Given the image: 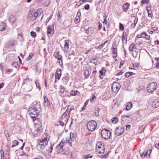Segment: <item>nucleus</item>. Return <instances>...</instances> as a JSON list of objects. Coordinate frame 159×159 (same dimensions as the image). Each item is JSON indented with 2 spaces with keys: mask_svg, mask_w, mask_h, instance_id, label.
I'll return each instance as SVG.
<instances>
[{
  "mask_svg": "<svg viewBox=\"0 0 159 159\" xmlns=\"http://www.w3.org/2000/svg\"><path fill=\"white\" fill-rule=\"evenodd\" d=\"M135 48V44L134 43H132L129 47V50L133 52L134 51V49Z\"/></svg>",
  "mask_w": 159,
  "mask_h": 159,
  "instance_id": "nucleus-21",
  "label": "nucleus"
},
{
  "mask_svg": "<svg viewBox=\"0 0 159 159\" xmlns=\"http://www.w3.org/2000/svg\"><path fill=\"white\" fill-rule=\"evenodd\" d=\"M15 41H9L7 43V45L8 48L13 47L15 45Z\"/></svg>",
  "mask_w": 159,
  "mask_h": 159,
  "instance_id": "nucleus-23",
  "label": "nucleus"
},
{
  "mask_svg": "<svg viewBox=\"0 0 159 159\" xmlns=\"http://www.w3.org/2000/svg\"><path fill=\"white\" fill-rule=\"evenodd\" d=\"M141 34V38H146V37L147 36V34L145 32H143Z\"/></svg>",
  "mask_w": 159,
  "mask_h": 159,
  "instance_id": "nucleus-42",
  "label": "nucleus"
},
{
  "mask_svg": "<svg viewBox=\"0 0 159 159\" xmlns=\"http://www.w3.org/2000/svg\"><path fill=\"white\" fill-rule=\"evenodd\" d=\"M65 144H66L65 142H63L62 141H61L60 144L57 146V150H61L63 149V147Z\"/></svg>",
  "mask_w": 159,
  "mask_h": 159,
  "instance_id": "nucleus-14",
  "label": "nucleus"
},
{
  "mask_svg": "<svg viewBox=\"0 0 159 159\" xmlns=\"http://www.w3.org/2000/svg\"><path fill=\"white\" fill-rule=\"evenodd\" d=\"M157 88V84L155 82H152L148 85L147 90L148 92L152 93Z\"/></svg>",
  "mask_w": 159,
  "mask_h": 159,
  "instance_id": "nucleus-5",
  "label": "nucleus"
},
{
  "mask_svg": "<svg viewBox=\"0 0 159 159\" xmlns=\"http://www.w3.org/2000/svg\"><path fill=\"white\" fill-rule=\"evenodd\" d=\"M9 20L11 23H13L16 20V18L14 16H10Z\"/></svg>",
  "mask_w": 159,
  "mask_h": 159,
  "instance_id": "nucleus-28",
  "label": "nucleus"
},
{
  "mask_svg": "<svg viewBox=\"0 0 159 159\" xmlns=\"http://www.w3.org/2000/svg\"><path fill=\"white\" fill-rule=\"evenodd\" d=\"M118 120L116 117H115L111 119V121L112 123H116L117 121Z\"/></svg>",
  "mask_w": 159,
  "mask_h": 159,
  "instance_id": "nucleus-36",
  "label": "nucleus"
},
{
  "mask_svg": "<svg viewBox=\"0 0 159 159\" xmlns=\"http://www.w3.org/2000/svg\"><path fill=\"white\" fill-rule=\"evenodd\" d=\"M137 23V21H136V22H135V23H134L132 24L131 25L132 27L134 28L135 27V26L136 25V24Z\"/></svg>",
  "mask_w": 159,
  "mask_h": 159,
  "instance_id": "nucleus-62",
  "label": "nucleus"
},
{
  "mask_svg": "<svg viewBox=\"0 0 159 159\" xmlns=\"http://www.w3.org/2000/svg\"><path fill=\"white\" fill-rule=\"evenodd\" d=\"M149 2V0H143L141 1L142 4L148 3Z\"/></svg>",
  "mask_w": 159,
  "mask_h": 159,
  "instance_id": "nucleus-46",
  "label": "nucleus"
},
{
  "mask_svg": "<svg viewBox=\"0 0 159 159\" xmlns=\"http://www.w3.org/2000/svg\"><path fill=\"white\" fill-rule=\"evenodd\" d=\"M138 53V51H135L134 52H133L132 53V55L135 58H136L137 57V54Z\"/></svg>",
  "mask_w": 159,
  "mask_h": 159,
  "instance_id": "nucleus-35",
  "label": "nucleus"
},
{
  "mask_svg": "<svg viewBox=\"0 0 159 159\" xmlns=\"http://www.w3.org/2000/svg\"><path fill=\"white\" fill-rule=\"evenodd\" d=\"M99 72L101 75H103L104 74H105V72L104 71L102 70H100Z\"/></svg>",
  "mask_w": 159,
  "mask_h": 159,
  "instance_id": "nucleus-61",
  "label": "nucleus"
},
{
  "mask_svg": "<svg viewBox=\"0 0 159 159\" xmlns=\"http://www.w3.org/2000/svg\"><path fill=\"white\" fill-rule=\"evenodd\" d=\"M18 142L17 140H15L12 141V143L11 147L13 148L15 146L18 145Z\"/></svg>",
  "mask_w": 159,
  "mask_h": 159,
  "instance_id": "nucleus-31",
  "label": "nucleus"
},
{
  "mask_svg": "<svg viewBox=\"0 0 159 159\" xmlns=\"http://www.w3.org/2000/svg\"><path fill=\"white\" fill-rule=\"evenodd\" d=\"M11 66L13 67H14L18 69L20 67V66L18 65L17 62L13 61L11 64Z\"/></svg>",
  "mask_w": 159,
  "mask_h": 159,
  "instance_id": "nucleus-30",
  "label": "nucleus"
},
{
  "mask_svg": "<svg viewBox=\"0 0 159 159\" xmlns=\"http://www.w3.org/2000/svg\"><path fill=\"white\" fill-rule=\"evenodd\" d=\"M105 43H102L97 48L98 49H101L104 46Z\"/></svg>",
  "mask_w": 159,
  "mask_h": 159,
  "instance_id": "nucleus-48",
  "label": "nucleus"
},
{
  "mask_svg": "<svg viewBox=\"0 0 159 159\" xmlns=\"http://www.w3.org/2000/svg\"><path fill=\"white\" fill-rule=\"evenodd\" d=\"M49 138L50 136L48 133H44L38 140L37 147L40 148L41 150H44L45 147L48 144Z\"/></svg>",
  "mask_w": 159,
  "mask_h": 159,
  "instance_id": "nucleus-1",
  "label": "nucleus"
},
{
  "mask_svg": "<svg viewBox=\"0 0 159 159\" xmlns=\"http://www.w3.org/2000/svg\"><path fill=\"white\" fill-rule=\"evenodd\" d=\"M110 153V152H108L105 155H101L100 156V158L102 159H106L109 156V154Z\"/></svg>",
  "mask_w": 159,
  "mask_h": 159,
  "instance_id": "nucleus-32",
  "label": "nucleus"
},
{
  "mask_svg": "<svg viewBox=\"0 0 159 159\" xmlns=\"http://www.w3.org/2000/svg\"><path fill=\"white\" fill-rule=\"evenodd\" d=\"M124 128L122 126H120L117 127L115 130V134L117 136H120L124 132Z\"/></svg>",
  "mask_w": 159,
  "mask_h": 159,
  "instance_id": "nucleus-7",
  "label": "nucleus"
},
{
  "mask_svg": "<svg viewBox=\"0 0 159 159\" xmlns=\"http://www.w3.org/2000/svg\"><path fill=\"white\" fill-rule=\"evenodd\" d=\"M146 8L147 11L148 13V12H150L151 11V9L150 7L149 8V7H146Z\"/></svg>",
  "mask_w": 159,
  "mask_h": 159,
  "instance_id": "nucleus-60",
  "label": "nucleus"
},
{
  "mask_svg": "<svg viewBox=\"0 0 159 159\" xmlns=\"http://www.w3.org/2000/svg\"><path fill=\"white\" fill-rule=\"evenodd\" d=\"M129 6V4L128 3H126L124 4L123 6V8L125 12L127 11L126 10L128 9Z\"/></svg>",
  "mask_w": 159,
  "mask_h": 159,
  "instance_id": "nucleus-20",
  "label": "nucleus"
},
{
  "mask_svg": "<svg viewBox=\"0 0 159 159\" xmlns=\"http://www.w3.org/2000/svg\"><path fill=\"white\" fill-rule=\"evenodd\" d=\"M42 128L41 127L38 128L35 130L33 133V135L34 137L39 136L42 132Z\"/></svg>",
  "mask_w": 159,
  "mask_h": 159,
  "instance_id": "nucleus-9",
  "label": "nucleus"
},
{
  "mask_svg": "<svg viewBox=\"0 0 159 159\" xmlns=\"http://www.w3.org/2000/svg\"><path fill=\"white\" fill-rule=\"evenodd\" d=\"M85 158L87 159L88 158H92L93 157V156L92 155L90 154H88L86 155H85Z\"/></svg>",
  "mask_w": 159,
  "mask_h": 159,
  "instance_id": "nucleus-50",
  "label": "nucleus"
},
{
  "mask_svg": "<svg viewBox=\"0 0 159 159\" xmlns=\"http://www.w3.org/2000/svg\"><path fill=\"white\" fill-rule=\"evenodd\" d=\"M152 106L155 108H157L159 106V101L157 100L153 102Z\"/></svg>",
  "mask_w": 159,
  "mask_h": 159,
  "instance_id": "nucleus-22",
  "label": "nucleus"
},
{
  "mask_svg": "<svg viewBox=\"0 0 159 159\" xmlns=\"http://www.w3.org/2000/svg\"><path fill=\"white\" fill-rule=\"evenodd\" d=\"M32 57V53H30L29 54V56L28 57L26 58V61H29L30 60L31 58Z\"/></svg>",
  "mask_w": 159,
  "mask_h": 159,
  "instance_id": "nucleus-44",
  "label": "nucleus"
},
{
  "mask_svg": "<svg viewBox=\"0 0 159 159\" xmlns=\"http://www.w3.org/2000/svg\"><path fill=\"white\" fill-rule=\"evenodd\" d=\"M54 30L52 26L49 25L48 28L47 34H54Z\"/></svg>",
  "mask_w": 159,
  "mask_h": 159,
  "instance_id": "nucleus-13",
  "label": "nucleus"
},
{
  "mask_svg": "<svg viewBox=\"0 0 159 159\" xmlns=\"http://www.w3.org/2000/svg\"><path fill=\"white\" fill-rule=\"evenodd\" d=\"M148 16L149 17H151L152 18V17H153V14H152V12L151 11L150 12H148Z\"/></svg>",
  "mask_w": 159,
  "mask_h": 159,
  "instance_id": "nucleus-56",
  "label": "nucleus"
},
{
  "mask_svg": "<svg viewBox=\"0 0 159 159\" xmlns=\"http://www.w3.org/2000/svg\"><path fill=\"white\" fill-rule=\"evenodd\" d=\"M61 75V71L60 69H57V71L55 73V77L56 79H57L58 80L60 79Z\"/></svg>",
  "mask_w": 159,
  "mask_h": 159,
  "instance_id": "nucleus-11",
  "label": "nucleus"
},
{
  "mask_svg": "<svg viewBox=\"0 0 159 159\" xmlns=\"http://www.w3.org/2000/svg\"><path fill=\"white\" fill-rule=\"evenodd\" d=\"M69 80L70 77L68 75L66 76L65 77H64L62 79V80L64 84H67V83L69 81Z\"/></svg>",
  "mask_w": 159,
  "mask_h": 159,
  "instance_id": "nucleus-19",
  "label": "nucleus"
},
{
  "mask_svg": "<svg viewBox=\"0 0 159 159\" xmlns=\"http://www.w3.org/2000/svg\"><path fill=\"white\" fill-rule=\"evenodd\" d=\"M31 107L29 108L28 111L29 114L36 116L37 117V115L39 114L40 111V102L34 101L31 104Z\"/></svg>",
  "mask_w": 159,
  "mask_h": 159,
  "instance_id": "nucleus-2",
  "label": "nucleus"
},
{
  "mask_svg": "<svg viewBox=\"0 0 159 159\" xmlns=\"http://www.w3.org/2000/svg\"><path fill=\"white\" fill-rule=\"evenodd\" d=\"M57 57L58 58V60H61V64L62 65L63 63H62V56H59V57Z\"/></svg>",
  "mask_w": 159,
  "mask_h": 159,
  "instance_id": "nucleus-52",
  "label": "nucleus"
},
{
  "mask_svg": "<svg viewBox=\"0 0 159 159\" xmlns=\"http://www.w3.org/2000/svg\"><path fill=\"white\" fill-rule=\"evenodd\" d=\"M120 87V84L118 83H113L111 86V89L113 92L116 93L119 90Z\"/></svg>",
  "mask_w": 159,
  "mask_h": 159,
  "instance_id": "nucleus-8",
  "label": "nucleus"
},
{
  "mask_svg": "<svg viewBox=\"0 0 159 159\" xmlns=\"http://www.w3.org/2000/svg\"><path fill=\"white\" fill-rule=\"evenodd\" d=\"M132 104L131 102H128L126 105V108L127 110H129L132 107Z\"/></svg>",
  "mask_w": 159,
  "mask_h": 159,
  "instance_id": "nucleus-26",
  "label": "nucleus"
},
{
  "mask_svg": "<svg viewBox=\"0 0 159 159\" xmlns=\"http://www.w3.org/2000/svg\"><path fill=\"white\" fill-rule=\"evenodd\" d=\"M124 63H125V61H122L120 62V65L119 66V67L120 68H121V66H122L123 65Z\"/></svg>",
  "mask_w": 159,
  "mask_h": 159,
  "instance_id": "nucleus-54",
  "label": "nucleus"
},
{
  "mask_svg": "<svg viewBox=\"0 0 159 159\" xmlns=\"http://www.w3.org/2000/svg\"><path fill=\"white\" fill-rule=\"evenodd\" d=\"M96 146H98L96 148L97 152L100 154L104 153L105 151V148L102 143L98 142L97 143Z\"/></svg>",
  "mask_w": 159,
  "mask_h": 159,
  "instance_id": "nucleus-6",
  "label": "nucleus"
},
{
  "mask_svg": "<svg viewBox=\"0 0 159 159\" xmlns=\"http://www.w3.org/2000/svg\"><path fill=\"white\" fill-rule=\"evenodd\" d=\"M99 109L95 110L94 114L96 116H99L98 112L99 111Z\"/></svg>",
  "mask_w": 159,
  "mask_h": 159,
  "instance_id": "nucleus-49",
  "label": "nucleus"
},
{
  "mask_svg": "<svg viewBox=\"0 0 159 159\" xmlns=\"http://www.w3.org/2000/svg\"><path fill=\"white\" fill-rule=\"evenodd\" d=\"M119 29L120 30H124V27L122 24L120 23L119 24Z\"/></svg>",
  "mask_w": 159,
  "mask_h": 159,
  "instance_id": "nucleus-43",
  "label": "nucleus"
},
{
  "mask_svg": "<svg viewBox=\"0 0 159 159\" xmlns=\"http://www.w3.org/2000/svg\"><path fill=\"white\" fill-rule=\"evenodd\" d=\"M103 17L104 18L103 23H105V24L107 25V16H106V15H104L103 16Z\"/></svg>",
  "mask_w": 159,
  "mask_h": 159,
  "instance_id": "nucleus-41",
  "label": "nucleus"
},
{
  "mask_svg": "<svg viewBox=\"0 0 159 159\" xmlns=\"http://www.w3.org/2000/svg\"><path fill=\"white\" fill-rule=\"evenodd\" d=\"M111 49H112V52L113 54L116 55L113 56V57L114 59H115V60L116 61V57L117 56V49L116 48L113 47V45Z\"/></svg>",
  "mask_w": 159,
  "mask_h": 159,
  "instance_id": "nucleus-12",
  "label": "nucleus"
},
{
  "mask_svg": "<svg viewBox=\"0 0 159 159\" xmlns=\"http://www.w3.org/2000/svg\"><path fill=\"white\" fill-rule=\"evenodd\" d=\"M43 98L44 99V106L46 108L49 109L50 108V103L48 98L46 96H44Z\"/></svg>",
  "mask_w": 159,
  "mask_h": 159,
  "instance_id": "nucleus-10",
  "label": "nucleus"
},
{
  "mask_svg": "<svg viewBox=\"0 0 159 159\" xmlns=\"http://www.w3.org/2000/svg\"><path fill=\"white\" fill-rule=\"evenodd\" d=\"M35 84H36V86L38 88V89H39V90L40 89H41V88H40V84H39V83H38V82H36V81H35Z\"/></svg>",
  "mask_w": 159,
  "mask_h": 159,
  "instance_id": "nucleus-40",
  "label": "nucleus"
},
{
  "mask_svg": "<svg viewBox=\"0 0 159 159\" xmlns=\"http://www.w3.org/2000/svg\"><path fill=\"white\" fill-rule=\"evenodd\" d=\"M81 15V13L80 11H78L77 15L75 17V19L74 20L75 21L76 23H78L80 22V17Z\"/></svg>",
  "mask_w": 159,
  "mask_h": 159,
  "instance_id": "nucleus-18",
  "label": "nucleus"
},
{
  "mask_svg": "<svg viewBox=\"0 0 159 159\" xmlns=\"http://www.w3.org/2000/svg\"><path fill=\"white\" fill-rule=\"evenodd\" d=\"M99 27H98V30H100L102 28V24L100 23V22H99Z\"/></svg>",
  "mask_w": 159,
  "mask_h": 159,
  "instance_id": "nucleus-59",
  "label": "nucleus"
},
{
  "mask_svg": "<svg viewBox=\"0 0 159 159\" xmlns=\"http://www.w3.org/2000/svg\"><path fill=\"white\" fill-rule=\"evenodd\" d=\"M65 44L64 45V51H66L69 48V40H65Z\"/></svg>",
  "mask_w": 159,
  "mask_h": 159,
  "instance_id": "nucleus-17",
  "label": "nucleus"
},
{
  "mask_svg": "<svg viewBox=\"0 0 159 159\" xmlns=\"http://www.w3.org/2000/svg\"><path fill=\"white\" fill-rule=\"evenodd\" d=\"M90 63H93V64L96 65L97 64L98 61L95 58L91 59L90 61Z\"/></svg>",
  "mask_w": 159,
  "mask_h": 159,
  "instance_id": "nucleus-33",
  "label": "nucleus"
},
{
  "mask_svg": "<svg viewBox=\"0 0 159 159\" xmlns=\"http://www.w3.org/2000/svg\"><path fill=\"white\" fill-rule=\"evenodd\" d=\"M53 145H51L50 147L49 151L50 153L52 152L53 149Z\"/></svg>",
  "mask_w": 159,
  "mask_h": 159,
  "instance_id": "nucleus-57",
  "label": "nucleus"
},
{
  "mask_svg": "<svg viewBox=\"0 0 159 159\" xmlns=\"http://www.w3.org/2000/svg\"><path fill=\"white\" fill-rule=\"evenodd\" d=\"M135 74V73L133 72L129 71L125 73V76L126 78H128L131 75Z\"/></svg>",
  "mask_w": 159,
  "mask_h": 159,
  "instance_id": "nucleus-27",
  "label": "nucleus"
},
{
  "mask_svg": "<svg viewBox=\"0 0 159 159\" xmlns=\"http://www.w3.org/2000/svg\"><path fill=\"white\" fill-rule=\"evenodd\" d=\"M30 35L31 36L35 37L36 36V33L34 31H31L30 32Z\"/></svg>",
  "mask_w": 159,
  "mask_h": 159,
  "instance_id": "nucleus-53",
  "label": "nucleus"
},
{
  "mask_svg": "<svg viewBox=\"0 0 159 159\" xmlns=\"http://www.w3.org/2000/svg\"><path fill=\"white\" fill-rule=\"evenodd\" d=\"M90 73H89V70L88 69L85 70L84 73V75H85V77L88 78L89 76Z\"/></svg>",
  "mask_w": 159,
  "mask_h": 159,
  "instance_id": "nucleus-29",
  "label": "nucleus"
},
{
  "mask_svg": "<svg viewBox=\"0 0 159 159\" xmlns=\"http://www.w3.org/2000/svg\"><path fill=\"white\" fill-rule=\"evenodd\" d=\"M89 4L85 5L84 7V9L86 10H88L89 9Z\"/></svg>",
  "mask_w": 159,
  "mask_h": 159,
  "instance_id": "nucleus-47",
  "label": "nucleus"
},
{
  "mask_svg": "<svg viewBox=\"0 0 159 159\" xmlns=\"http://www.w3.org/2000/svg\"><path fill=\"white\" fill-rule=\"evenodd\" d=\"M31 117L33 119V121L34 122L35 121V120H36V116H34V115H32L31 114H29Z\"/></svg>",
  "mask_w": 159,
  "mask_h": 159,
  "instance_id": "nucleus-39",
  "label": "nucleus"
},
{
  "mask_svg": "<svg viewBox=\"0 0 159 159\" xmlns=\"http://www.w3.org/2000/svg\"><path fill=\"white\" fill-rule=\"evenodd\" d=\"M59 52H55L54 53V55L55 56L57 57H59V56H61V55H59Z\"/></svg>",
  "mask_w": 159,
  "mask_h": 159,
  "instance_id": "nucleus-55",
  "label": "nucleus"
},
{
  "mask_svg": "<svg viewBox=\"0 0 159 159\" xmlns=\"http://www.w3.org/2000/svg\"><path fill=\"white\" fill-rule=\"evenodd\" d=\"M127 35L126 33L125 32H123L122 37V41L123 44L124 43V40H125L126 43H127Z\"/></svg>",
  "mask_w": 159,
  "mask_h": 159,
  "instance_id": "nucleus-15",
  "label": "nucleus"
},
{
  "mask_svg": "<svg viewBox=\"0 0 159 159\" xmlns=\"http://www.w3.org/2000/svg\"><path fill=\"white\" fill-rule=\"evenodd\" d=\"M70 107V106L69 105L67 107V108L66 111L65 112V113H64L63 115V116H64L65 117H66V116H67V115H69L70 112V110H69V107Z\"/></svg>",
  "mask_w": 159,
  "mask_h": 159,
  "instance_id": "nucleus-25",
  "label": "nucleus"
},
{
  "mask_svg": "<svg viewBox=\"0 0 159 159\" xmlns=\"http://www.w3.org/2000/svg\"><path fill=\"white\" fill-rule=\"evenodd\" d=\"M124 72V71L122 70H120V72L116 73V75H122Z\"/></svg>",
  "mask_w": 159,
  "mask_h": 159,
  "instance_id": "nucleus-45",
  "label": "nucleus"
},
{
  "mask_svg": "<svg viewBox=\"0 0 159 159\" xmlns=\"http://www.w3.org/2000/svg\"><path fill=\"white\" fill-rule=\"evenodd\" d=\"M65 91V89L64 87L61 86V89L60 90V93H63Z\"/></svg>",
  "mask_w": 159,
  "mask_h": 159,
  "instance_id": "nucleus-34",
  "label": "nucleus"
},
{
  "mask_svg": "<svg viewBox=\"0 0 159 159\" xmlns=\"http://www.w3.org/2000/svg\"><path fill=\"white\" fill-rule=\"evenodd\" d=\"M151 150L150 149H149L148 151L147 152L145 153V154L144 155L143 157H146L148 154V153L149 152V153L148 154V156H149L150 154L151 153Z\"/></svg>",
  "mask_w": 159,
  "mask_h": 159,
  "instance_id": "nucleus-38",
  "label": "nucleus"
},
{
  "mask_svg": "<svg viewBox=\"0 0 159 159\" xmlns=\"http://www.w3.org/2000/svg\"><path fill=\"white\" fill-rule=\"evenodd\" d=\"M87 127L89 131L91 132L93 131L97 128V123L94 120L90 121L87 123Z\"/></svg>",
  "mask_w": 159,
  "mask_h": 159,
  "instance_id": "nucleus-3",
  "label": "nucleus"
},
{
  "mask_svg": "<svg viewBox=\"0 0 159 159\" xmlns=\"http://www.w3.org/2000/svg\"><path fill=\"white\" fill-rule=\"evenodd\" d=\"M65 118L64 122H63V120H59L58 121V123L59 124H58V125H60L63 126L66 125L68 122V119L67 117Z\"/></svg>",
  "mask_w": 159,
  "mask_h": 159,
  "instance_id": "nucleus-16",
  "label": "nucleus"
},
{
  "mask_svg": "<svg viewBox=\"0 0 159 159\" xmlns=\"http://www.w3.org/2000/svg\"><path fill=\"white\" fill-rule=\"evenodd\" d=\"M6 24L3 22L0 23V31H3L5 29Z\"/></svg>",
  "mask_w": 159,
  "mask_h": 159,
  "instance_id": "nucleus-24",
  "label": "nucleus"
},
{
  "mask_svg": "<svg viewBox=\"0 0 159 159\" xmlns=\"http://www.w3.org/2000/svg\"><path fill=\"white\" fill-rule=\"evenodd\" d=\"M83 3H82V1H81V0H80V1H79V2H78L77 4V5L78 6H80Z\"/></svg>",
  "mask_w": 159,
  "mask_h": 159,
  "instance_id": "nucleus-58",
  "label": "nucleus"
},
{
  "mask_svg": "<svg viewBox=\"0 0 159 159\" xmlns=\"http://www.w3.org/2000/svg\"><path fill=\"white\" fill-rule=\"evenodd\" d=\"M155 146L158 149H159V143L158 144H157V143L155 144Z\"/></svg>",
  "mask_w": 159,
  "mask_h": 159,
  "instance_id": "nucleus-64",
  "label": "nucleus"
},
{
  "mask_svg": "<svg viewBox=\"0 0 159 159\" xmlns=\"http://www.w3.org/2000/svg\"><path fill=\"white\" fill-rule=\"evenodd\" d=\"M4 84V82H3L2 83H1L0 84V89L2 88Z\"/></svg>",
  "mask_w": 159,
  "mask_h": 159,
  "instance_id": "nucleus-63",
  "label": "nucleus"
},
{
  "mask_svg": "<svg viewBox=\"0 0 159 159\" xmlns=\"http://www.w3.org/2000/svg\"><path fill=\"white\" fill-rule=\"evenodd\" d=\"M39 10H37L35 11V12L34 14V16L35 18H36L38 16L39 13Z\"/></svg>",
  "mask_w": 159,
  "mask_h": 159,
  "instance_id": "nucleus-37",
  "label": "nucleus"
},
{
  "mask_svg": "<svg viewBox=\"0 0 159 159\" xmlns=\"http://www.w3.org/2000/svg\"><path fill=\"white\" fill-rule=\"evenodd\" d=\"M101 135L103 138L108 139L111 137V133L109 130L104 129L101 130Z\"/></svg>",
  "mask_w": 159,
  "mask_h": 159,
  "instance_id": "nucleus-4",
  "label": "nucleus"
},
{
  "mask_svg": "<svg viewBox=\"0 0 159 159\" xmlns=\"http://www.w3.org/2000/svg\"><path fill=\"white\" fill-rule=\"evenodd\" d=\"M59 153H61L62 154L66 155L67 154L66 152H65L64 151H62L61 150L59 152Z\"/></svg>",
  "mask_w": 159,
  "mask_h": 159,
  "instance_id": "nucleus-51",
  "label": "nucleus"
}]
</instances>
